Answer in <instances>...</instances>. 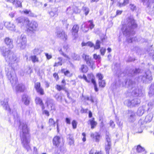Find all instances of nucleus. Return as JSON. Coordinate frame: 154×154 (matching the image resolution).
<instances>
[{"label": "nucleus", "mask_w": 154, "mask_h": 154, "mask_svg": "<svg viewBox=\"0 0 154 154\" xmlns=\"http://www.w3.org/2000/svg\"><path fill=\"white\" fill-rule=\"evenodd\" d=\"M137 26V24L133 17L131 16L125 20L124 24L122 25L121 30L124 35L127 37V40L128 42H132L134 40V38L132 37L135 34L133 29Z\"/></svg>", "instance_id": "f03ea898"}, {"label": "nucleus", "mask_w": 154, "mask_h": 154, "mask_svg": "<svg viewBox=\"0 0 154 154\" xmlns=\"http://www.w3.org/2000/svg\"><path fill=\"white\" fill-rule=\"evenodd\" d=\"M15 89L17 92H23L25 90V86L22 84H19L16 86Z\"/></svg>", "instance_id": "a211bd4d"}, {"label": "nucleus", "mask_w": 154, "mask_h": 154, "mask_svg": "<svg viewBox=\"0 0 154 154\" xmlns=\"http://www.w3.org/2000/svg\"><path fill=\"white\" fill-rule=\"evenodd\" d=\"M74 8L73 11L74 13H79L80 12V10L79 9H78V8L75 6H73Z\"/></svg>", "instance_id": "13d9d810"}, {"label": "nucleus", "mask_w": 154, "mask_h": 154, "mask_svg": "<svg viewBox=\"0 0 154 154\" xmlns=\"http://www.w3.org/2000/svg\"><path fill=\"white\" fill-rule=\"evenodd\" d=\"M16 7H21L22 6L21 3L20 1L17 0H15V2L13 4Z\"/></svg>", "instance_id": "37998d69"}, {"label": "nucleus", "mask_w": 154, "mask_h": 154, "mask_svg": "<svg viewBox=\"0 0 154 154\" xmlns=\"http://www.w3.org/2000/svg\"><path fill=\"white\" fill-rule=\"evenodd\" d=\"M99 86L103 88L106 85V82L104 80H102L99 81Z\"/></svg>", "instance_id": "a18cd8bd"}, {"label": "nucleus", "mask_w": 154, "mask_h": 154, "mask_svg": "<svg viewBox=\"0 0 154 154\" xmlns=\"http://www.w3.org/2000/svg\"><path fill=\"white\" fill-rule=\"evenodd\" d=\"M131 102L132 106H133L139 104L140 103V99L136 98L132 100Z\"/></svg>", "instance_id": "bb28decb"}, {"label": "nucleus", "mask_w": 154, "mask_h": 154, "mask_svg": "<svg viewBox=\"0 0 154 154\" xmlns=\"http://www.w3.org/2000/svg\"><path fill=\"white\" fill-rule=\"evenodd\" d=\"M48 124L50 126L55 127V123L54 119L52 118L50 119L49 120Z\"/></svg>", "instance_id": "79ce46f5"}, {"label": "nucleus", "mask_w": 154, "mask_h": 154, "mask_svg": "<svg viewBox=\"0 0 154 154\" xmlns=\"http://www.w3.org/2000/svg\"><path fill=\"white\" fill-rule=\"evenodd\" d=\"M4 42L6 45L10 48H12L13 47V40L9 37H6L4 39Z\"/></svg>", "instance_id": "2eb2a0df"}, {"label": "nucleus", "mask_w": 154, "mask_h": 154, "mask_svg": "<svg viewBox=\"0 0 154 154\" xmlns=\"http://www.w3.org/2000/svg\"><path fill=\"white\" fill-rule=\"evenodd\" d=\"M36 91L41 95H43L44 94V90L41 88L37 90Z\"/></svg>", "instance_id": "6e6d98bb"}, {"label": "nucleus", "mask_w": 154, "mask_h": 154, "mask_svg": "<svg viewBox=\"0 0 154 154\" xmlns=\"http://www.w3.org/2000/svg\"><path fill=\"white\" fill-rule=\"evenodd\" d=\"M82 46H88L90 47H92L94 46V44L90 42H88L87 43L82 42Z\"/></svg>", "instance_id": "a19ab883"}, {"label": "nucleus", "mask_w": 154, "mask_h": 154, "mask_svg": "<svg viewBox=\"0 0 154 154\" xmlns=\"http://www.w3.org/2000/svg\"><path fill=\"white\" fill-rule=\"evenodd\" d=\"M8 97L5 98L3 101H1V104L4 109L8 111L9 113H11V109L8 104Z\"/></svg>", "instance_id": "1a4fd4ad"}, {"label": "nucleus", "mask_w": 154, "mask_h": 154, "mask_svg": "<svg viewBox=\"0 0 154 154\" xmlns=\"http://www.w3.org/2000/svg\"><path fill=\"white\" fill-rule=\"evenodd\" d=\"M92 83L94 85V89L97 92L98 91V89L97 87V84L96 83V82L95 80H92Z\"/></svg>", "instance_id": "0e129e2a"}, {"label": "nucleus", "mask_w": 154, "mask_h": 154, "mask_svg": "<svg viewBox=\"0 0 154 154\" xmlns=\"http://www.w3.org/2000/svg\"><path fill=\"white\" fill-rule=\"evenodd\" d=\"M57 37L61 39L66 40L67 39V35L65 34V32L62 30L58 31L56 32Z\"/></svg>", "instance_id": "4468645a"}, {"label": "nucleus", "mask_w": 154, "mask_h": 154, "mask_svg": "<svg viewBox=\"0 0 154 154\" xmlns=\"http://www.w3.org/2000/svg\"><path fill=\"white\" fill-rule=\"evenodd\" d=\"M106 51V49L103 48H102L100 50V52L101 54L102 55H103L105 54Z\"/></svg>", "instance_id": "774afa93"}, {"label": "nucleus", "mask_w": 154, "mask_h": 154, "mask_svg": "<svg viewBox=\"0 0 154 154\" xmlns=\"http://www.w3.org/2000/svg\"><path fill=\"white\" fill-rule=\"evenodd\" d=\"M60 142V138L59 136H55L53 140V143L54 145L58 146Z\"/></svg>", "instance_id": "412c9836"}, {"label": "nucleus", "mask_w": 154, "mask_h": 154, "mask_svg": "<svg viewBox=\"0 0 154 154\" xmlns=\"http://www.w3.org/2000/svg\"><path fill=\"white\" fill-rule=\"evenodd\" d=\"M28 20L27 19H25L24 17H20L16 19V21L17 23H23L25 22V21Z\"/></svg>", "instance_id": "c85d7f7f"}, {"label": "nucleus", "mask_w": 154, "mask_h": 154, "mask_svg": "<svg viewBox=\"0 0 154 154\" xmlns=\"http://www.w3.org/2000/svg\"><path fill=\"white\" fill-rule=\"evenodd\" d=\"M82 57L84 59L87 64L90 66L91 68L93 69L94 62L93 61L92 58L88 55L84 54H83Z\"/></svg>", "instance_id": "6e6552de"}, {"label": "nucleus", "mask_w": 154, "mask_h": 154, "mask_svg": "<svg viewBox=\"0 0 154 154\" xmlns=\"http://www.w3.org/2000/svg\"><path fill=\"white\" fill-rule=\"evenodd\" d=\"M72 125L73 128L75 129L76 128L77 123L75 120H73L72 122Z\"/></svg>", "instance_id": "69168bd1"}, {"label": "nucleus", "mask_w": 154, "mask_h": 154, "mask_svg": "<svg viewBox=\"0 0 154 154\" xmlns=\"http://www.w3.org/2000/svg\"><path fill=\"white\" fill-rule=\"evenodd\" d=\"M129 0H124L123 3H119V6L121 7L125 6L129 3Z\"/></svg>", "instance_id": "c03bdc74"}, {"label": "nucleus", "mask_w": 154, "mask_h": 154, "mask_svg": "<svg viewBox=\"0 0 154 154\" xmlns=\"http://www.w3.org/2000/svg\"><path fill=\"white\" fill-rule=\"evenodd\" d=\"M106 39L105 37H103L101 39V41L99 40L96 41L95 45L94 46V49H98L100 47V44H104V42L105 41Z\"/></svg>", "instance_id": "f3484780"}, {"label": "nucleus", "mask_w": 154, "mask_h": 154, "mask_svg": "<svg viewBox=\"0 0 154 154\" xmlns=\"http://www.w3.org/2000/svg\"><path fill=\"white\" fill-rule=\"evenodd\" d=\"M94 25L93 21L91 20H89L86 23H83L82 25L81 29L83 32H85L89 30V28L91 29L94 28Z\"/></svg>", "instance_id": "423d86ee"}, {"label": "nucleus", "mask_w": 154, "mask_h": 154, "mask_svg": "<svg viewBox=\"0 0 154 154\" xmlns=\"http://www.w3.org/2000/svg\"><path fill=\"white\" fill-rule=\"evenodd\" d=\"M153 115L152 114H149L146 116L145 118V121L146 122H149L152 120Z\"/></svg>", "instance_id": "473e14b6"}, {"label": "nucleus", "mask_w": 154, "mask_h": 154, "mask_svg": "<svg viewBox=\"0 0 154 154\" xmlns=\"http://www.w3.org/2000/svg\"><path fill=\"white\" fill-rule=\"evenodd\" d=\"M128 117L129 121L134 122L136 119L135 112L132 110H129L128 113Z\"/></svg>", "instance_id": "9b49d317"}, {"label": "nucleus", "mask_w": 154, "mask_h": 154, "mask_svg": "<svg viewBox=\"0 0 154 154\" xmlns=\"http://www.w3.org/2000/svg\"><path fill=\"white\" fill-rule=\"evenodd\" d=\"M33 54L35 55H38L40 53L39 49L38 48H35L33 51Z\"/></svg>", "instance_id": "603ef678"}, {"label": "nucleus", "mask_w": 154, "mask_h": 154, "mask_svg": "<svg viewBox=\"0 0 154 154\" xmlns=\"http://www.w3.org/2000/svg\"><path fill=\"white\" fill-rule=\"evenodd\" d=\"M97 76L99 79V81L102 80L103 78V76L102 74L100 73H99L97 74Z\"/></svg>", "instance_id": "338daca9"}, {"label": "nucleus", "mask_w": 154, "mask_h": 154, "mask_svg": "<svg viewBox=\"0 0 154 154\" xmlns=\"http://www.w3.org/2000/svg\"><path fill=\"white\" fill-rule=\"evenodd\" d=\"M5 26L8 29L13 30L15 27L14 25L12 23L9 22H7L5 23Z\"/></svg>", "instance_id": "aec40b11"}, {"label": "nucleus", "mask_w": 154, "mask_h": 154, "mask_svg": "<svg viewBox=\"0 0 154 154\" xmlns=\"http://www.w3.org/2000/svg\"><path fill=\"white\" fill-rule=\"evenodd\" d=\"M148 105L149 106L148 108V110H149L150 109H152V107L154 106V101L149 102L148 103Z\"/></svg>", "instance_id": "5fc2aeb1"}, {"label": "nucleus", "mask_w": 154, "mask_h": 154, "mask_svg": "<svg viewBox=\"0 0 154 154\" xmlns=\"http://www.w3.org/2000/svg\"><path fill=\"white\" fill-rule=\"evenodd\" d=\"M91 137L92 138H95L96 142L99 141L100 135L98 133L96 132L94 133H92L91 134Z\"/></svg>", "instance_id": "6ab92c4d"}, {"label": "nucleus", "mask_w": 154, "mask_h": 154, "mask_svg": "<svg viewBox=\"0 0 154 154\" xmlns=\"http://www.w3.org/2000/svg\"><path fill=\"white\" fill-rule=\"evenodd\" d=\"M88 77L89 79L88 80H90V81L91 80L92 82V80H95L94 79V77L93 76V75L92 74L90 73V74H88Z\"/></svg>", "instance_id": "864d4df0"}, {"label": "nucleus", "mask_w": 154, "mask_h": 154, "mask_svg": "<svg viewBox=\"0 0 154 154\" xmlns=\"http://www.w3.org/2000/svg\"><path fill=\"white\" fill-rule=\"evenodd\" d=\"M13 116H14V118L17 119L19 117V115L17 114V112L16 110H15L12 112Z\"/></svg>", "instance_id": "e2e57ef3"}, {"label": "nucleus", "mask_w": 154, "mask_h": 154, "mask_svg": "<svg viewBox=\"0 0 154 154\" xmlns=\"http://www.w3.org/2000/svg\"><path fill=\"white\" fill-rule=\"evenodd\" d=\"M137 91L138 92L135 91L134 90H133V94L136 96H141L143 94V91L141 89L139 88L137 89Z\"/></svg>", "instance_id": "b1692460"}, {"label": "nucleus", "mask_w": 154, "mask_h": 154, "mask_svg": "<svg viewBox=\"0 0 154 154\" xmlns=\"http://www.w3.org/2000/svg\"><path fill=\"white\" fill-rule=\"evenodd\" d=\"M59 51L60 52V54L63 55L65 57H66L68 60H69L70 59L69 57L66 54H64L62 52L61 49H60L59 50Z\"/></svg>", "instance_id": "680f3d73"}, {"label": "nucleus", "mask_w": 154, "mask_h": 154, "mask_svg": "<svg viewBox=\"0 0 154 154\" xmlns=\"http://www.w3.org/2000/svg\"><path fill=\"white\" fill-rule=\"evenodd\" d=\"M126 104L128 106L131 107V106H132V104L131 101L130 100H127L125 101Z\"/></svg>", "instance_id": "bf43d9fd"}, {"label": "nucleus", "mask_w": 154, "mask_h": 154, "mask_svg": "<svg viewBox=\"0 0 154 154\" xmlns=\"http://www.w3.org/2000/svg\"><path fill=\"white\" fill-rule=\"evenodd\" d=\"M19 127L21 130L20 137L22 145L27 151H29L31 149L30 145L31 139L29 128L24 122H20Z\"/></svg>", "instance_id": "7ed1b4c3"}, {"label": "nucleus", "mask_w": 154, "mask_h": 154, "mask_svg": "<svg viewBox=\"0 0 154 154\" xmlns=\"http://www.w3.org/2000/svg\"><path fill=\"white\" fill-rule=\"evenodd\" d=\"M1 50L2 55L6 61L9 63V66L12 68L11 70L7 72L6 75L12 85H13L17 82L14 69L17 66L20 59L10 49L6 48L5 47H3Z\"/></svg>", "instance_id": "f257e3e1"}, {"label": "nucleus", "mask_w": 154, "mask_h": 154, "mask_svg": "<svg viewBox=\"0 0 154 154\" xmlns=\"http://www.w3.org/2000/svg\"><path fill=\"white\" fill-rule=\"evenodd\" d=\"M111 146V143H105V149L106 154H109V151Z\"/></svg>", "instance_id": "a878e982"}, {"label": "nucleus", "mask_w": 154, "mask_h": 154, "mask_svg": "<svg viewBox=\"0 0 154 154\" xmlns=\"http://www.w3.org/2000/svg\"><path fill=\"white\" fill-rule=\"evenodd\" d=\"M145 150L140 145H138L136 148V151L138 152H144Z\"/></svg>", "instance_id": "ea45409f"}, {"label": "nucleus", "mask_w": 154, "mask_h": 154, "mask_svg": "<svg viewBox=\"0 0 154 154\" xmlns=\"http://www.w3.org/2000/svg\"><path fill=\"white\" fill-rule=\"evenodd\" d=\"M93 57L95 60H97L99 62L101 60V58L100 55H97L96 54H94L93 55Z\"/></svg>", "instance_id": "3c124183"}, {"label": "nucleus", "mask_w": 154, "mask_h": 154, "mask_svg": "<svg viewBox=\"0 0 154 154\" xmlns=\"http://www.w3.org/2000/svg\"><path fill=\"white\" fill-rule=\"evenodd\" d=\"M35 102L36 104H38L42 106V110L45 109L42 100L39 97H36L35 99Z\"/></svg>", "instance_id": "5701e85b"}, {"label": "nucleus", "mask_w": 154, "mask_h": 154, "mask_svg": "<svg viewBox=\"0 0 154 154\" xmlns=\"http://www.w3.org/2000/svg\"><path fill=\"white\" fill-rule=\"evenodd\" d=\"M33 63L36 62H38V58L35 55L31 56L30 57Z\"/></svg>", "instance_id": "c9c22d12"}, {"label": "nucleus", "mask_w": 154, "mask_h": 154, "mask_svg": "<svg viewBox=\"0 0 154 154\" xmlns=\"http://www.w3.org/2000/svg\"><path fill=\"white\" fill-rule=\"evenodd\" d=\"M24 72H25L27 74L30 73L31 72L30 67L28 66L26 67Z\"/></svg>", "instance_id": "8fccbe9b"}, {"label": "nucleus", "mask_w": 154, "mask_h": 154, "mask_svg": "<svg viewBox=\"0 0 154 154\" xmlns=\"http://www.w3.org/2000/svg\"><path fill=\"white\" fill-rule=\"evenodd\" d=\"M57 59L59 61L58 62H56L55 63L54 65V66H61L62 65V58L61 57H59L57 58Z\"/></svg>", "instance_id": "2f4dec72"}, {"label": "nucleus", "mask_w": 154, "mask_h": 154, "mask_svg": "<svg viewBox=\"0 0 154 154\" xmlns=\"http://www.w3.org/2000/svg\"><path fill=\"white\" fill-rule=\"evenodd\" d=\"M26 38L25 35L22 34L17 38L16 41L17 45V47L21 49H24L26 47Z\"/></svg>", "instance_id": "39448f33"}, {"label": "nucleus", "mask_w": 154, "mask_h": 154, "mask_svg": "<svg viewBox=\"0 0 154 154\" xmlns=\"http://www.w3.org/2000/svg\"><path fill=\"white\" fill-rule=\"evenodd\" d=\"M73 6L69 7L67 8L66 13L69 14H72L74 13Z\"/></svg>", "instance_id": "72a5a7b5"}, {"label": "nucleus", "mask_w": 154, "mask_h": 154, "mask_svg": "<svg viewBox=\"0 0 154 154\" xmlns=\"http://www.w3.org/2000/svg\"><path fill=\"white\" fill-rule=\"evenodd\" d=\"M49 14L51 17H56L58 14V10L57 8H52L49 12Z\"/></svg>", "instance_id": "f8f14e48"}, {"label": "nucleus", "mask_w": 154, "mask_h": 154, "mask_svg": "<svg viewBox=\"0 0 154 154\" xmlns=\"http://www.w3.org/2000/svg\"><path fill=\"white\" fill-rule=\"evenodd\" d=\"M22 100L25 105H28L30 103V98L27 95L24 94L22 96Z\"/></svg>", "instance_id": "dca6fc26"}, {"label": "nucleus", "mask_w": 154, "mask_h": 154, "mask_svg": "<svg viewBox=\"0 0 154 154\" xmlns=\"http://www.w3.org/2000/svg\"><path fill=\"white\" fill-rule=\"evenodd\" d=\"M61 72L62 73H64V75L66 76H70V72L68 70L65 71V69H63L61 70Z\"/></svg>", "instance_id": "49530a36"}, {"label": "nucleus", "mask_w": 154, "mask_h": 154, "mask_svg": "<svg viewBox=\"0 0 154 154\" xmlns=\"http://www.w3.org/2000/svg\"><path fill=\"white\" fill-rule=\"evenodd\" d=\"M140 71L139 69H131L128 71L127 75L129 76H134L140 72Z\"/></svg>", "instance_id": "ddd939ff"}, {"label": "nucleus", "mask_w": 154, "mask_h": 154, "mask_svg": "<svg viewBox=\"0 0 154 154\" xmlns=\"http://www.w3.org/2000/svg\"><path fill=\"white\" fill-rule=\"evenodd\" d=\"M88 124H90L91 125V128L92 129H94L96 126L97 123L95 121L94 119L93 118L92 119H90L88 122Z\"/></svg>", "instance_id": "4be33fe9"}, {"label": "nucleus", "mask_w": 154, "mask_h": 154, "mask_svg": "<svg viewBox=\"0 0 154 154\" xmlns=\"http://www.w3.org/2000/svg\"><path fill=\"white\" fill-rule=\"evenodd\" d=\"M40 83L39 82H37L35 83V87L36 90V91L39 89L41 87H40Z\"/></svg>", "instance_id": "4d7b16f0"}, {"label": "nucleus", "mask_w": 154, "mask_h": 154, "mask_svg": "<svg viewBox=\"0 0 154 154\" xmlns=\"http://www.w3.org/2000/svg\"><path fill=\"white\" fill-rule=\"evenodd\" d=\"M125 84L128 85V87L129 89L132 90V93L133 90H134L135 91L138 92L137 91L138 88H136V84L135 83L130 79L128 80H127L125 82Z\"/></svg>", "instance_id": "9d476101"}, {"label": "nucleus", "mask_w": 154, "mask_h": 154, "mask_svg": "<svg viewBox=\"0 0 154 154\" xmlns=\"http://www.w3.org/2000/svg\"><path fill=\"white\" fill-rule=\"evenodd\" d=\"M68 140L69 141V144L70 145H71L73 143L74 140L73 136L70 134L69 135H68Z\"/></svg>", "instance_id": "e433bc0d"}, {"label": "nucleus", "mask_w": 154, "mask_h": 154, "mask_svg": "<svg viewBox=\"0 0 154 154\" xmlns=\"http://www.w3.org/2000/svg\"><path fill=\"white\" fill-rule=\"evenodd\" d=\"M79 29V27L77 25H74L72 29V34H73L74 33V35H75L77 34Z\"/></svg>", "instance_id": "cd10ccee"}, {"label": "nucleus", "mask_w": 154, "mask_h": 154, "mask_svg": "<svg viewBox=\"0 0 154 154\" xmlns=\"http://www.w3.org/2000/svg\"><path fill=\"white\" fill-rule=\"evenodd\" d=\"M149 95V97L154 95V83L152 84L150 87Z\"/></svg>", "instance_id": "393cba45"}, {"label": "nucleus", "mask_w": 154, "mask_h": 154, "mask_svg": "<svg viewBox=\"0 0 154 154\" xmlns=\"http://www.w3.org/2000/svg\"><path fill=\"white\" fill-rule=\"evenodd\" d=\"M129 7L133 11L136 10V6L134 4H130Z\"/></svg>", "instance_id": "052dcab7"}, {"label": "nucleus", "mask_w": 154, "mask_h": 154, "mask_svg": "<svg viewBox=\"0 0 154 154\" xmlns=\"http://www.w3.org/2000/svg\"><path fill=\"white\" fill-rule=\"evenodd\" d=\"M152 79L151 72L149 70L146 71L145 73L138 77V81L147 83L150 82Z\"/></svg>", "instance_id": "20e7f679"}, {"label": "nucleus", "mask_w": 154, "mask_h": 154, "mask_svg": "<svg viewBox=\"0 0 154 154\" xmlns=\"http://www.w3.org/2000/svg\"><path fill=\"white\" fill-rule=\"evenodd\" d=\"M72 58L75 60H79L80 59V56L78 54L75 53H72L71 55Z\"/></svg>", "instance_id": "58836bf2"}, {"label": "nucleus", "mask_w": 154, "mask_h": 154, "mask_svg": "<svg viewBox=\"0 0 154 154\" xmlns=\"http://www.w3.org/2000/svg\"><path fill=\"white\" fill-rule=\"evenodd\" d=\"M105 139L106 143H111V136L109 132L106 131V134Z\"/></svg>", "instance_id": "7c9ffc66"}, {"label": "nucleus", "mask_w": 154, "mask_h": 154, "mask_svg": "<svg viewBox=\"0 0 154 154\" xmlns=\"http://www.w3.org/2000/svg\"><path fill=\"white\" fill-rule=\"evenodd\" d=\"M85 100L90 101L92 103L94 102V99L92 96H91V97H89L88 96H86L85 97Z\"/></svg>", "instance_id": "de8ad7c7"}, {"label": "nucleus", "mask_w": 154, "mask_h": 154, "mask_svg": "<svg viewBox=\"0 0 154 154\" xmlns=\"http://www.w3.org/2000/svg\"><path fill=\"white\" fill-rule=\"evenodd\" d=\"M33 3L35 4V5L37 7L39 6L40 5H42V3L37 2V0H32Z\"/></svg>", "instance_id": "09e8293b"}, {"label": "nucleus", "mask_w": 154, "mask_h": 154, "mask_svg": "<svg viewBox=\"0 0 154 154\" xmlns=\"http://www.w3.org/2000/svg\"><path fill=\"white\" fill-rule=\"evenodd\" d=\"M27 26H28V30L33 32L36 31L38 29V24L35 21H32L30 23L29 21Z\"/></svg>", "instance_id": "0eeeda50"}, {"label": "nucleus", "mask_w": 154, "mask_h": 154, "mask_svg": "<svg viewBox=\"0 0 154 154\" xmlns=\"http://www.w3.org/2000/svg\"><path fill=\"white\" fill-rule=\"evenodd\" d=\"M82 11L84 13L85 15L86 16L88 14L89 12V9L88 7L84 6L82 8Z\"/></svg>", "instance_id": "f704fd0d"}, {"label": "nucleus", "mask_w": 154, "mask_h": 154, "mask_svg": "<svg viewBox=\"0 0 154 154\" xmlns=\"http://www.w3.org/2000/svg\"><path fill=\"white\" fill-rule=\"evenodd\" d=\"M144 113V109L143 107H140L138 108L137 112V115L139 116H141Z\"/></svg>", "instance_id": "c756f323"}, {"label": "nucleus", "mask_w": 154, "mask_h": 154, "mask_svg": "<svg viewBox=\"0 0 154 154\" xmlns=\"http://www.w3.org/2000/svg\"><path fill=\"white\" fill-rule=\"evenodd\" d=\"M81 71L83 72H87L88 69V67L85 65H82L81 66Z\"/></svg>", "instance_id": "4c0bfd02"}]
</instances>
